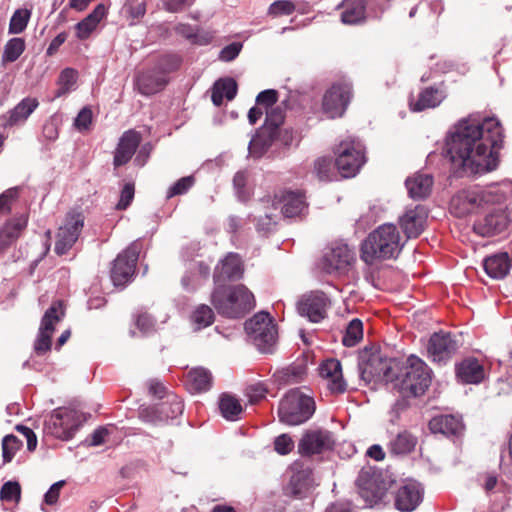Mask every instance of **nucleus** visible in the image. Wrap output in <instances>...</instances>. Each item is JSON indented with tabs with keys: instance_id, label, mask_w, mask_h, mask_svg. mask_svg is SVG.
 I'll list each match as a JSON object with an SVG mask.
<instances>
[{
	"instance_id": "36",
	"label": "nucleus",
	"mask_w": 512,
	"mask_h": 512,
	"mask_svg": "<svg viewBox=\"0 0 512 512\" xmlns=\"http://www.w3.org/2000/svg\"><path fill=\"white\" fill-rule=\"evenodd\" d=\"M485 272L494 279H502L507 276L512 266V260L508 253L502 252L487 257L483 263Z\"/></svg>"
},
{
	"instance_id": "10",
	"label": "nucleus",
	"mask_w": 512,
	"mask_h": 512,
	"mask_svg": "<svg viewBox=\"0 0 512 512\" xmlns=\"http://www.w3.org/2000/svg\"><path fill=\"white\" fill-rule=\"evenodd\" d=\"M140 249V243L135 241L118 254L113 261L110 277L114 286L123 288L131 282L135 274Z\"/></svg>"
},
{
	"instance_id": "19",
	"label": "nucleus",
	"mask_w": 512,
	"mask_h": 512,
	"mask_svg": "<svg viewBox=\"0 0 512 512\" xmlns=\"http://www.w3.org/2000/svg\"><path fill=\"white\" fill-rule=\"evenodd\" d=\"M142 141V135L135 129H129L120 136L113 152V166L119 168L130 162Z\"/></svg>"
},
{
	"instance_id": "40",
	"label": "nucleus",
	"mask_w": 512,
	"mask_h": 512,
	"mask_svg": "<svg viewBox=\"0 0 512 512\" xmlns=\"http://www.w3.org/2000/svg\"><path fill=\"white\" fill-rule=\"evenodd\" d=\"M417 439L408 431H401L388 444L389 452L393 455H405L416 446Z\"/></svg>"
},
{
	"instance_id": "32",
	"label": "nucleus",
	"mask_w": 512,
	"mask_h": 512,
	"mask_svg": "<svg viewBox=\"0 0 512 512\" xmlns=\"http://www.w3.org/2000/svg\"><path fill=\"white\" fill-rule=\"evenodd\" d=\"M314 479L313 472L310 468L301 469L293 473L289 485L287 487V494L295 498H303L313 488Z\"/></svg>"
},
{
	"instance_id": "9",
	"label": "nucleus",
	"mask_w": 512,
	"mask_h": 512,
	"mask_svg": "<svg viewBox=\"0 0 512 512\" xmlns=\"http://www.w3.org/2000/svg\"><path fill=\"white\" fill-rule=\"evenodd\" d=\"M353 96L352 84L348 81L333 83L323 95L322 111L330 119L342 117Z\"/></svg>"
},
{
	"instance_id": "46",
	"label": "nucleus",
	"mask_w": 512,
	"mask_h": 512,
	"mask_svg": "<svg viewBox=\"0 0 512 512\" xmlns=\"http://www.w3.org/2000/svg\"><path fill=\"white\" fill-rule=\"evenodd\" d=\"M363 338V323L360 319H352L346 327L342 343L346 347L355 346Z\"/></svg>"
},
{
	"instance_id": "3",
	"label": "nucleus",
	"mask_w": 512,
	"mask_h": 512,
	"mask_svg": "<svg viewBox=\"0 0 512 512\" xmlns=\"http://www.w3.org/2000/svg\"><path fill=\"white\" fill-rule=\"evenodd\" d=\"M405 241L398 228L392 223H384L371 231L360 247V258L368 265L377 261L396 259Z\"/></svg>"
},
{
	"instance_id": "44",
	"label": "nucleus",
	"mask_w": 512,
	"mask_h": 512,
	"mask_svg": "<svg viewBox=\"0 0 512 512\" xmlns=\"http://www.w3.org/2000/svg\"><path fill=\"white\" fill-rule=\"evenodd\" d=\"M305 374L306 367L301 364H297L289 365L281 370H278L274 374V377L280 385H289L301 382Z\"/></svg>"
},
{
	"instance_id": "47",
	"label": "nucleus",
	"mask_w": 512,
	"mask_h": 512,
	"mask_svg": "<svg viewBox=\"0 0 512 512\" xmlns=\"http://www.w3.org/2000/svg\"><path fill=\"white\" fill-rule=\"evenodd\" d=\"M182 59L177 54H165L157 59L154 67L160 74L167 77V74L178 70L181 66Z\"/></svg>"
},
{
	"instance_id": "33",
	"label": "nucleus",
	"mask_w": 512,
	"mask_h": 512,
	"mask_svg": "<svg viewBox=\"0 0 512 512\" xmlns=\"http://www.w3.org/2000/svg\"><path fill=\"white\" fill-rule=\"evenodd\" d=\"M433 182V177L430 174L415 173L413 176L408 177L405 181V186L409 197L414 200L427 198L431 193Z\"/></svg>"
},
{
	"instance_id": "1",
	"label": "nucleus",
	"mask_w": 512,
	"mask_h": 512,
	"mask_svg": "<svg viewBox=\"0 0 512 512\" xmlns=\"http://www.w3.org/2000/svg\"><path fill=\"white\" fill-rule=\"evenodd\" d=\"M503 137V128L495 118H464L447 136L446 156L465 173L483 174L496 168Z\"/></svg>"
},
{
	"instance_id": "60",
	"label": "nucleus",
	"mask_w": 512,
	"mask_h": 512,
	"mask_svg": "<svg viewBox=\"0 0 512 512\" xmlns=\"http://www.w3.org/2000/svg\"><path fill=\"white\" fill-rule=\"evenodd\" d=\"M135 324L143 335H149L155 330V319L148 313H140L136 316Z\"/></svg>"
},
{
	"instance_id": "49",
	"label": "nucleus",
	"mask_w": 512,
	"mask_h": 512,
	"mask_svg": "<svg viewBox=\"0 0 512 512\" xmlns=\"http://www.w3.org/2000/svg\"><path fill=\"white\" fill-rule=\"evenodd\" d=\"M285 114L281 106L266 109V118L263 128L276 135L278 127L284 122Z\"/></svg>"
},
{
	"instance_id": "18",
	"label": "nucleus",
	"mask_w": 512,
	"mask_h": 512,
	"mask_svg": "<svg viewBox=\"0 0 512 512\" xmlns=\"http://www.w3.org/2000/svg\"><path fill=\"white\" fill-rule=\"evenodd\" d=\"M478 187L462 189L450 200V212L458 218H463L482 209Z\"/></svg>"
},
{
	"instance_id": "29",
	"label": "nucleus",
	"mask_w": 512,
	"mask_h": 512,
	"mask_svg": "<svg viewBox=\"0 0 512 512\" xmlns=\"http://www.w3.org/2000/svg\"><path fill=\"white\" fill-rule=\"evenodd\" d=\"M429 429L433 434H442L447 437L459 436L464 425L461 418L454 415H438L429 421Z\"/></svg>"
},
{
	"instance_id": "34",
	"label": "nucleus",
	"mask_w": 512,
	"mask_h": 512,
	"mask_svg": "<svg viewBox=\"0 0 512 512\" xmlns=\"http://www.w3.org/2000/svg\"><path fill=\"white\" fill-rule=\"evenodd\" d=\"M27 226L24 216L7 221L0 229V255L4 253L21 235Z\"/></svg>"
},
{
	"instance_id": "48",
	"label": "nucleus",
	"mask_w": 512,
	"mask_h": 512,
	"mask_svg": "<svg viewBox=\"0 0 512 512\" xmlns=\"http://www.w3.org/2000/svg\"><path fill=\"white\" fill-rule=\"evenodd\" d=\"M30 16H31V12L29 10L17 9L13 13V15L10 19L9 30H8L9 34L22 33L28 25Z\"/></svg>"
},
{
	"instance_id": "27",
	"label": "nucleus",
	"mask_w": 512,
	"mask_h": 512,
	"mask_svg": "<svg viewBox=\"0 0 512 512\" xmlns=\"http://www.w3.org/2000/svg\"><path fill=\"white\" fill-rule=\"evenodd\" d=\"M167 84L168 78L160 74L155 67L138 73L135 79L137 90L144 96L162 91Z\"/></svg>"
},
{
	"instance_id": "50",
	"label": "nucleus",
	"mask_w": 512,
	"mask_h": 512,
	"mask_svg": "<svg viewBox=\"0 0 512 512\" xmlns=\"http://www.w3.org/2000/svg\"><path fill=\"white\" fill-rule=\"evenodd\" d=\"M215 316L211 307L199 305L192 314V320L198 329L206 328L214 322Z\"/></svg>"
},
{
	"instance_id": "39",
	"label": "nucleus",
	"mask_w": 512,
	"mask_h": 512,
	"mask_svg": "<svg viewBox=\"0 0 512 512\" xmlns=\"http://www.w3.org/2000/svg\"><path fill=\"white\" fill-rule=\"evenodd\" d=\"M279 202L282 203L281 211L286 218L299 216L307 206L304 196L292 191L284 192Z\"/></svg>"
},
{
	"instance_id": "28",
	"label": "nucleus",
	"mask_w": 512,
	"mask_h": 512,
	"mask_svg": "<svg viewBox=\"0 0 512 512\" xmlns=\"http://www.w3.org/2000/svg\"><path fill=\"white\" fill-rule=\"evenodd\" d=\"M455 373L464 384H480L486 378L484 366L475 357H467L456 364Z\"/></svg>"
},
{
	"instance_id": "26",
	"label": "nucleus",
	"mask_w": 512,
	"mask_h": 512,
	"mask_svg": "<svg viewBox=\"0 0 512 512\" xmlns=\"http://www.w3.org/2000/svg\"><path fill=\"white\" fill-rule=\"evenodd\" d=\"M483 208L488 205H502L512 198V181L504 180L486 187H478Z\"/></svg>"
},
{
	"instance_id": "61",
	"label": "nucleus",
	"mask_w": 512,
	"mask_h": 512,
	"mask_svg": "<svg viewBox=\"0 0 512 512\" xmlns=\"http://www.w3.org/2000/svg\"><path fill=\"white\" fill-rule=\"evenodd\" d=\"M92 118V110L89 107H83L74 119L75 128L80 132L89 130Z\"/></svg>"
},
{
	"instance_id": "53",
	"label": "nucleus",
	"mask_w": 512,
	"mask_h": 512,
	"mask_svg": "<svg viewBox=\"0 0 512 512\" xmlns=\"http://www.w3.org/2000/svg\"><path fill=\"white\" fill-rule=\"evenodd\" d=\"M195 183L193 176L182 177L171 185L167 191L166 198L170 199L177 195H183L187 193Z\"/></svg>"
},
{
	"instance_id": "23",
	"label": "nucleus",
	"mask_w": 512,
	"mask_h": 512,
	"mask_svg": "<svg viewBox=\"0 0 512 512\" xmlns=\"http://www.w3.org/2000/svg\"><path fill=\"white\" fill-rule=\"evenodd\" d=\"M427 210L422 205L407 209L399 218V224L407 238H417L425 229Z\"/></svg>"
},
{
	"instance_id": "8",
	"label": "nucleus",
	"mask_w": 512,
	"mask_h": 512,
	"mask_svg": "<svg viewBox=\"0 0 512 512\" xmlns=\"http://www.w3.org/2000/svg\"><path fill=\"white\" fill-rule=\"evenodd\" d=\"M358 494L364 501V507L374 508L388 503L389 483L381 474L361 471L357 477Z\"/></svg>"
},
{
	"instance_id": "43",
	"label": "nucleus",
	"mask_w": 512,
	"mask_h": 512,
	"mask_svg": "<svg viewBox=\"0 0 512 512\" xmlns=\"http://www.w3.org/2000/svg\"><path fill=\"white\" fill-rule=\"evenodd\" d=\"M219 410L223 418L228 421H237L243 412L240 401L229 394H222L219 399Z\"/></svg>"
},
{
	"instance_id": "12",
	"label": "nucleus",
	"mask_w": 512,
	"mask_h": 512,
	"mask_svg": "<svg viewBox=\"0 0 512 512\" xmlns=\"http://www.w3.org/2000/svg\"><path fill=\"white\" fill-rule=\"evenodd\" d=\"M355 262V254L347 244H334L322 257L321 267L328 274H344Z\"/></svg>"
},
{
	"instance_id": "30",
	"label": "nucleus",
	"mask_w": 512,
	"mask_h": 512,
	"mask_svg": "<svg viewBox=\"0 0 512 512\" xmlns=\"http://www.w3.org/2000/svg\"><path fill=\"white\" fill-rule=\"evenodd\" d=\"M38 106L39 102L36 98L26 97L22 99L8 112V116L2 117L3 122L1 125L4 127H12L24 123Z\"/></svg>"
},
{
	"instance_id": "25",
	"label": "nucleus",
	"mask_w": 512,
	"mask_h": 512,
	"mask_svg": "<svg viewBox=\"0 0 512 512\" xmlns=\"http://www.w3.org/2000/svg\"><path fill=\"white\" fill-rule=\"evenodd\" d=\"M446 96V88L443 83L426 87L419 92L415 101L410 99V109L414 112H420L425 109L435 108L442 103Z\"/></svg>"
},
{
	"instance_id": "7",
	"label": "nucleus",
	"mask_w": 512,
	"mask_h": 512,
	"mask_svg": "<svg viewBox=\"0 0 512 512\" xmlns=\"http://www.w3.org/2000/svg\"><path fill=\"white\" fill-rule=\"evenodd\" d=\"M335 166L344 178L354 177L366 161L365 147L355 138L341 141L335 151Z\"/></svg>"
},
{
	"instance_id": "20",
	"label": "nucleus",
	"mask_w": 512,
	"mask_h": 512,
	"mask_svg": "<svg viewBox=\"0 0 512 512\" xmlns=\"http://www.w3.org/2000/svg\"><path fill=\"white\" fill-rule=\"evenodd\" d=\"M244 266L237 253L229 252L216 265L213 273L215 285H223L228 281H237L243 277Z\"/></svg>"
},
{
	"instance_id": "21",
	"label": "nucleus",
	"mask_w": 512,
	"mask_h": 512,
	"mask_svg": "<svg viewBox=\"0 0 512 512\" xmlns=\"http://www.w3.org/2000/svg\"><path fill=\"white\" fill-rule=\"evenodd\" d=\"M511 223L504 209L494 210L473 224V231L482 237H491L506 231Z\"/></svg>"
},
{
	"instance_id": "52",
	"label": "nucleus",
	"mask_w": 512,
	"mask_h": 512,
	"mask_svg": "<svg viewBox=\"0 0 512 512\" xmlns=\"http://www.w3.org/2000/svg\"><path fill=\"white\" fill-rule=\"evenodd\" d=\"M22 441L15 435L9 434L2 439V457L4 464L12 461L16 452L21 448Z\"/></svg>"
},
{
	"instance_id": "59",
	"label": "nucleus",
	"mask_w": 512,
	"mask_h": 512,
	"mask_svg": "<svg viewBox=\"0 0 512 512\" xmlns=\"http://www.w3.org/2000/svg\"><path fill=\"white\" fill-rule=\"evenodd\" d=\"M332 163L329 158L321 157L318 158L314 163V171L317 177L321 181H331L332 180Z\"/></svg>"
},
{
	"instance_id": "15",
	"label": "nucleus",
	"mask_w": 512,
	"mask_h": 512,
	"mask_svg": "<svg viewBox=\"0 0 512 512\" xmlns=\"http://www.w3.org/2000/svg\"><path fill=\"white\" fill-rule=\"evenodd\" d=\"M84 226V216L79 212L67 214L65 223L57 233L55 252L57 255L66 254L77 241Z\"/></svg>"
},
{
	"instance_id": "58",
	"label": "nucleus",
	"mask_w": 512,
	"mask_h": 512,
	"mask_svg": "<svg viewBox=\"0 0 512 512\" xmlns=\"http://www.w3.org/2000/svg\"><path fill=\"white\" fill-rule=\"evenodd\" d=\"M19 187H11L0 194V214L10 213L12 203L18 199Z\"/></svg>"
},
{
	"instance_id": "42",
	"label": "nucleus",
	"mask_w": 512,
	"mask_h": 512,
	"mask_svg": "<svg viewBox=\"0 0 512 512\" xmlns=\"http://www.w3.org/2000/svg\"><path fill=\"white\" fill-rule=\"evenodd\" d=\"M275 134L261 128V130L250 140L249 152L253 157H261L272 145Z\"/></svg>"
},
{
	"instance_id": "24",
	"label": "nucleus",
	"mask_w": 512,
	"mask_h": 512,
	"mask_svg": "<svg viewBox=\"0 0 512 512\" xmlns=\"http://www.w3.org/2000/svg\"><path fill=\"white\" fill-rule=\"evenodd\" d=\"M321 377L332 394H342L347 390V383L342 375V366L337 359L324 361L319 368Z\"/></svg>"
},
{
	"instance_id": "62",
	"label": "nucleus",
	"mask_w": 512,
	"mask_h": 512,
	"mask_svg": "<svg viewBox=\"0 0 512 512\" xmlns=\"http://www.w3.org/2000/svg\"><path fill=\"white\" fill-rule=\"evenodd\" d=\"M135 187L133 183H126L120 194V199L116 205L117 210H126L134 199Z\"/></svg>"
},
{
	"instance_id": "57",
	"label": "nucleus",
	"mask_w": 512,
	"mask_h": 512,
	"mask_svg": "<svg viewBox=\"0 0 512 512\" xmlns=\"http://www.w3.org/2000/svg\"><path fill=\"white\" fill-rule=\"evenodd\" d=\"M295 11V5L290 0L274 1L268 9V15L277 17L281 15H291Z\"/></svg>"
},
{
	"instance_id": "38",
	"label": "nucleus",
	"mask_w": 512,
	"mask_h": 512,
	"mask_svg": "<svg viewBox=\"0 0 512 512\" xmlns=\"http://www.w3.org/2000/svg\"><path fill=\"white\" fill-rule=\"evenodd\" d=\"M238 91L237 82L230 77L221 78L215 82L212 90L211 100L215 106H220L223 99L233 100Z\"/></svg>"
},
{
	"instance_id": "22",
	"label": "nucleus",
	"mask_w": 512,
	"mask_h": 512,
	"mask_svg": "<svg viewBox=\"0 0 512 512\" xmlns=\"http://www.w3.org/2000/svg\"><path fill=\"white\" fill-rule=\"evenodd\" d=\"M423 491L417 483H406L394 494V507L400 512H412L422 502Z\"/></svg>"
},
{
	"instance_id": "56",
	"label": "nucleus",
	"mask_w": 512,
	"mask_h": 512,
	"mask_svg": "<svg viewBox=\"0 0 512 512\" xmlns=\"http://www.w3.org/2000/svg\"><path fill=\"white\" fill-rule=\"evenodd\" d=\"M21 497V487L16 481H8L3 484L0 491V498L4 501L18 502Z\"/></svg>"
},
{
	"instance_id": "37",
	"label": "nucleus",
	"mask_w": 512,
	"mask_h": 512,
	"mask_svg": "<svg viewBox=\"0 0 512 512\" xmlns=\"http://www.w3.org/2000/svg\"><path fill=\"white\" fill-rule=\"evenodd\" d=\"M106 15V7L104 4H98L91 13L75 26L76 37L80 40L87 39L91 33L97 28L100 21Z\"/></svg>"
},
{
	"instance_id": "16",
	"label": "nucleus",
	"mask_w": 512,
	"mask_h": 512,
	"mask_svg": "<svg viewBox=\"0 0 512 512\" xmlns=\"http://www.w3.org/2000/svg\"><path fill=\"white\" fill-rule=\"evenodd\" d=\"M459 343L456 335L450 332H435L431 335L427 352L434 362L446 363L457 352Z\"/></svg>"
},
{
	"instance_id": "41",
	"label": "nucleus",
	"mask_w": 512,
	"mask_h": 512,
	"mask_svg": "<svg viewBox=\"0 0 512 512\" xmlns=\"http://www.w3.org/2000/svg\"><path fill=\"white\" fill-rule=\"evenodd\" d=\"M160 415L163 416V423L170 419H175L183 413L184 405L179 396L176 394H167L166 400L157 403Z\"/></svg>"
},
{
	"instance_id": "5",
	"label": "nucleus",
	"mask_w": 512,
	"mask_h": 512,
	"mask_svg": "<svg viewBox=\"0 0 512 512\" xmlns=\"http://www.w3.org/2000/svg\"><path fill=\"white\" fill-rule=\"evenodd\" d=\"M314 412V399L304 394L299 388L289 390L278 406L280 422L291 426L305 423Z\"/></svg>"
},
{
	"instance_id": "45",
	"label": "nucleus",
	"mask_w": 512,
	"mask_h": 512,
	"mask_svg": "<svg viewBox=\"0 0 512 512\" xmlns=\"http://www.w3.org/2000/svg\"><path fill=\"white\" fill-rule=\"evenodd\" d=\"M25 40L15 37L7 41L2 53V62L11 63L16 61L25 50Z\"/></svg>"
},
{
	"instance_id": "6",
	"label": "nucleus",
	"mask_w": 512,
	"mask_h": 512,
	"mask_svg": "<svg viewBox=\"0 0 512 512\" xmlns=\"http://www.w3.org/2000/svg\"><path fill=\"white\" fill-rule=\"evenodd\" d=\"M245 330L262 353H272L277 342V328L268 312H258L245 322Z\"/></svg>"
},
{
	"instance_id": "11",
	"label": "nucleus",
	"mask_w": 512,
	"mask_h": 512,
	"mask_svg": "<svg viewBox=\"0 0 512 512\" xmlns=\"http://www.w3.org/2000/svg\"><path fill=\"white\" fill-rule=\"evenodd\" d=\"M65 316V311L61 301H55L45 311L40 327L34 341V351L38 356H42L50 351L52 346V334L55 330V326Z\"/></svg>"
},
{
	"instance_id": "17",
	"label": "nucleus",
	"mask_w": 512,
	"mask_h": 512,
	"mask_svg": "<svg viewBox=\"0 0 512 512\" xmlns=\"http://www.w3.org/2000/svg\"><path fill=\"white\" fill-rule=\"evenodd\" d=\"M330 300L322 291H311L304 294L297 303V310L301 316L307 317L311 322L319 323L327 316Z\"/></svg>"
},
{
	"instance_id": "14",
	"label": "nucleus",
	"mask_w": 512,
	"mask_h": 512,
	"mask_svg": "<svg viewBox=\"0 0 512 512\" xmlns=\"http://www.w3.org/2000/svg\"><path fill=\"white\" fill-rule=\"evenodd\" d=\"M334 443L333 434L328 430H307L298 443V452L301 456L311 457L332 450Z\"/></svg>"
},
{
	"instance_id": "13",
	"label": "nucleus",
	"mask_w": 512,
	"mask_h": 512,
	"mask_svg": "<svg viewBox=\"0 0 512 512\" xmlns=\"http://www.w3.org/2000/svg\"><path fill=\"white\" fill-rule=\"evenodd\" d=\"M80 414L70 408L56 409L50 418L52 434L61 440H70L81 425Z\"/></svg>"
},
{
	"instance_id": "2",
	"label": "nucleus",
	"mask_w": 512,
	"mask_h": 512,
	"mask_svg": "<svg viewBox=\"0 0 512 512\" xmlns=\"http://www.w3.org/2000/svg\"><path fill=\"white\" fill-rule=\"evenodd\" d=\"M359 377L366 384L383 379L404 397H419L431 384V370L419 357L410 355L405 361L397 358L383 360L379 353L363 351L359 355Z\"/></svg>"
},
{
	"instance_id": "64",
	"label": "nucleus",
	"mask_w": 512,
	"mask_h": 512,
	"mask_svg": "<svg viewBox=\"0 0 512 512\" xmlns=\"http://www.w3.org/2000/svg\"><path fill=\"white\" fill-rule=\"evenodd\" d=\"M294 448V441L288 434H281L274 440V449L280 455L290 453Z\"/></svg>"
},
{
	"instance_id": "51",
	"label": "nucleus",
	"mask_w": 512,
	"mask_h": 512,
	"mask_svg": "<svg viewBox=\"0 0 512 512\" xmlns=\"http://www.w3.org/2000/svg\"><path fill=\"white\" fill-rule=\"evenodd\" d=\"M249 180V172L247 170H240L236 172L233 177V187L235 193L240 201H247L250 198V192L247 189Z\"/></svg>"
},
{
	"instance_id": "4",
	"label": "nucleus",
	"mask_w": 512,
	"mask_h": 512,
	"mask_svg": "<svg viewBox=\"0 0 512 512\" xmlns=\"http://www.w3.org/2000/svg\"><path fill=\"white\" fill-rule=\"evenodd\" d=\"M210 300L218 314L230 319L243 317L256 304L253 293L243 284L215 285Z\"/></svg>"
},
{
	"instance_id": "54",
	"label": "nucleus",
	"mask_w": 512,
	"mask_h": 512,
	"mask_svg": "<svg viewBox=\"0 0 512 512\" xmlns=\"http://www.w3.org/2000/svg\"><path fill=\"white\" fill-rule=\"evenodd\" d=\"M162 417L163 416L160 415L159 407L157 404L142 406L139 409V418L145 423H150L153 425L162 424Z\"/></svg>"
},
{
	"instance_id": "35",
	"label": "nucleus",
	"mask_w": 512,
	"mask_h": 512,
	"mask_svg": "<svg viewBox=\"0 0 512 512\" xmlns=\"http://www.w3.org/2000/svg\"><path fill=\"white\" fill-rule=\"evenodd\" d=\"M213 384L211 372L203 367L191 369L185 379V385L191 393H202L210 390Z\"/></svg>"
},
{
	"instance_id": "31",
	"label": "nucleus",
	"mask_w": 512,
	"mask_h": 512,
	"mask_svg": "<svg viewBox=\"0 0 512 512\" xmlns=\"http://www.w3.org/2000/svg\"><path fill=\"white\" fill-rule=\"evenodd\" d=\"M343 9L341 22L345 25H360L367 19L365 0H343L339 5Z\"/></svg>"
},
{
	"instance_id": "63",
	"label": "nucleus",
	"mask_w": 512,
	"mask_h": 512,
	"mask_svg": "<svg viewBox=\"0 0 512 512\" xmlns=\"http://www.w3.org/2000/svg\"><path fill=\"white\" fill-rule=\"evenodd\" d=\"M59 125V118L51 116L43 125V136L49 141H55L59 136Z\"/></svg>"
},
{
	"instance_id": "55",
	"label": "nucleus",
	"mask_w": 512,
	"mask_h": 512,
	"mask_svg": "<svg viewBox=\"0 0 512 512\" xmlns=\"http://www.w3.org/2000/svg\"><path fill=\"white\" fill-rule=\"evenodd\" d=\"M77 81V71L72 68H65L61 71L58 84L60 86V92L58 95L67 93L72 89Z\"/></svg>"
}]
</instances>
